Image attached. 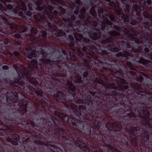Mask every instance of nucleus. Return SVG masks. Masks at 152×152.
Returning a JSON list of instances; mask_svg holds the SVG:
<instances>
[{"instance_id": "c85d7f7f", "label": "nucleus", "mask_w": 152, "mask_h": 152, "mask_svg": "<svg viewBox=\"0 0 152 152\" xmlns=\"http://www.w3.org/2000/svg\"><path fill=\"white\" fill-rule=\"evenodd\" d=\"M74 80L75 83H81L82 80H81V77L77 75H76L74 78Z\"/></svg>"}, {"instance_id": "9d476101", "label": "nucleus", "mask_w": 152, "mask_h": 152, "mask_svg": "<svg viewBox=\"0 0 152 152\" xmlns=\"http://www.w3.org/2000/svg\"><path fill=\"white\" fill-rule=\"evenodd\" d=\"M116 56L118 57H126L128 59H129L133 57V55L132 53L124 51L116 53Z\"/></svg>"}, {"instance_id": "69168bd1", "label": "nucleus", "mask_w": 152, "mask_h": 152, "mask_svg": "<svg viewBox=\"0 0 152 152\" xmlns=\"http://www.w3.org/2000/svg\"><path fill=\"white\" fill-rule=\"evenodd\" d=\"M86 9L85 7H83L82 9L80 10V13L81 14H84L86 13Z\"/></svg>"}, {"instance_id": "37998d69", "label": "nucleus", "mask_w": 152, "mask_h": 152, "mask_svg": "<svg viewBox=\"0 0 152 152\" xmlns=\"http://www.w3.org/2000/svg\"><path fill=\"white\" fill-rule=\"evenodd\" d=\"M31 65L34 67L35 68H37V61L36 59H33L31 61Z\"/></svg>"}, {"instance_id": "393cba45", "label": "nucleus", "mask_w": 152, "mask_h": 152, "mask_svg": "<svg viewBox=\"0 0 152 152\" xmlns=\"http://www.w3.org/2000/svg\"><path fill=\"white\" fill-rule=\"evenodd\" d=\"M105 16L106 17H108L110 19L109 20L111 22H112V21L114 23L115 22L116 20L115 18L113 15L111 14H110V13H109L108 14H106L105 15Z\"/></svg>"}, {"instance_id": "2f4dec72", "label": "nucleus", "mask_w": 152, "mask_h": 152, "mask_svg": "<svg viewBox=\"0 0 152 152\" xmlns=\"http://www.w3.org/2000/svg\"><path fill=\"white\" fill-rule=\"evenodd\" d=\"M142 15L145 18H149L151 19L152 18L151 15L149 14L147 11H144L143 12Z\"/></svg>"}, {"instance_id": "774afa93", "label": "nucleus", "mask_w": 152, "mask_h": 152, "mask_svg": "<svg viewBox=\"0 0 152 152\" xmlns=\"http://www.w3.org/2000/svg\"><path fill=\"white\" fill-rule=\"evenodd\" d=\"M47 16L49 18L51 19V21L52 20V19L53 18V17L51 14H48Z\"/></svg>"}, {"instance_id": "49530a36", "label": "nucleus", "mask_w": 152, "mask_h": 152, "mask_svg": "<svg viewBox=\"0 0 152 152\" xmlns=\"http://www.w3.org/2000/svg\"><path fill=\"white\" fill-rule=\"evenodd\" d=\"M11 1V0L9 1H6V3H4L6 6V7L8 8V9L10 10L12 9V5L8 4V3L10 2Z\"/></svg>"}, {"instance_id": "f257e3e1", "label": "nucleus", "mask_w": 152, "mask_h": 152, "mask_svg": "<svg viewBox=\"0 0 152 152\" xmlns=\"http://www.w3.org/2000/svg\"><path fill=\"white\" fill-rule=\"evenodd\" d=\"M33 46L31 47L28 45H27L26 47L25 52L24 53L25 56L29 59H32L33 58L37 57V55L36 52L39 53L38 58L39 60L43 64H48V62H53L51 61L48 56L49 54L47 53L43 49L42 46L37 49Z\"/></svg>"}, {"instance_id": "4468645a", "label": "nucleus", "mask_w": 152, "mask_h": 152, "mask_svg": "<svg viewBox=\"0 0 152 152\" xmlns=\"http://www.w3.org/2000/svg\"><path fill=\"white\" fill-rule=\"evenodd\" d=\"M71 107L73 109V112L75 114L78 116H80L81 115V111L79 108L76 107L75 105L73 104V105L71 104Z\"/></svg>"}, {"instance_id": "5fc2aeb1", "label": "nucleus", "mask_w": 152, "mask_h": 152, "mask_svg": "<svg viewBox=\"0 0 152 152\" xmlns=\"http://www.w3.org/2000/svg\"><path fill=\"white\" fill-rule=\"evenodd\" d=\"M90 18V17L88 14H86L84 16V21L86 22L88 21Z\"/></svg>"}, {"instance_id": "9b49d317", "label": "nucleus", "mask_w": 152, "mask_h": 152, "mask_svg": "<svg viewBox=\"0 0 152 152\" xmlns=\"http://www.w3.org/2000/svg\"><path fill=\"white\" fill-rule=\"evenodd\" d=\"M80 103L87 105H89L91 103H92V100L91 95L88 93H86L85 96V99L82 100Z\"/></svg>"}, {"instance_id": "c756f323", "label": "nucleus", "mask_w": 152, "mask_h": 152, "mask_svg": "<svg viewBox=\"0 0 152 152\" xmlns=\"http://www.w3.org/2000/svg\"><path fill=\"white\" fill-rule=\"evenodd\" d=\"M139 4L141 7L145 8L146 6L147 1L145 0H138Z\"/></svg>"}, {"instance_id": "0e129e2a", "label": "nucleus", "mask_w": 152, "mask_h": 152, "mask_svg": "<svg viewBox=\"0 0 152 152\" xmlns=\"http://www.w3.org/2000/svg\"><path fill=\"white\" fill-rule=\"evenodd\" d=\"M89 71H87L84 72L83 74V76L84 77H86L88 75Z\"/></svg>"}, {"instance_id": "cd10ccee", "label": "nucleus", "mask_w": 152, "mask_h": 152, "mask_svg": "<svg viewBox=\"0 0 152 152\" xmlns=\"http://www.w3.org/2000/svg\"><path fill=\"white\" fill-rule=\"evenodd\" d=\"M120 18L123 19L124 22H128L130 21L129 19L128 16L126 14H123Z\"/></svg>"}, {"instance_id": "72a5a7b5", "label": "nucleus", "mask_w": 152, "mask_h": 152, "mask_svg": "<svg viewBox=\"0 0 152 152\" xmlns=\"http://www.w3.org/2000/svg\"><path fill=\"white\" fill-rule=\"evenodd\" d=\"M100 5L99 4L97 5H96L95 6V7L96 8H98L97 10L98 11V12L100 14H103L104 13V12H105V10H103V9L101 7H99V5Z\"/></svg>"}, {"instance_id": "5701e85b", "label": "nucleus", "mask_w": 152, "mask_h": 152, "mask_svg": "<svg viewBox=\"0 0 152 152\" xmlns=\"http://www.w3.org/2000/svg\"><path fill=\"white\" fill-rule=\"evenodd\" d=\"M36 9L38 11H44V12H46L47 9V7L45 5H43L42 7L40 6H38L36 7Z\"/></svg>"}, {"instance_id": "0eeeda50", "label": "nucleus", "mask_w": 152, "mask_h": 152, "mask_svg": "<svg viewBox=\"0 0 152 152\" xmlns=\"http://www.w3.org/2000/svg\"><path fill=\"white\" fill-rule=\"evenodd\" d=\"M90 37L93 39L96 40L101 37V33L100 30L96 28L93 29L89 33Z\"/></svg>"}, {"instance_id": "b1692460", "label": "nucleus", "mask_w": 152, "mask_h": 152, "mask_svg": "<svg viewBox=\"0 0 152 152\" xmlns=\"http://www.w3.org/2000/svg\"><path fill=\"white\" fill-rule=\"evenodd\" d=\"M47 27H48L52 32L56 31L57 29V27L54 25H51L50 23H47Z\"/></svg>"}, {"instance_id": "864d4df0", "label": "nucleus", "mask_w": 152, "mask_h": 152, "mask_svg": "<svg viewBox=\"0 0 152 152\" xmlns=\"http://www.w3.org/2000/svg\"><path fill=\"white\" fill-rule=\"evenodd\" d=\"M113 28L114 29L118 31H121V28L119 26L115 25H113Z\"/></svg>"}, {"instance_id": "e433bc0d", "label": "nucleus", "mask_w": 152, "mask_h": 152, "mask_svg": "<svg viewBox=\"0 0 152 152\" xmlns=\"http://www.w3.org/2000/svg\"><path fill=\"white\" fill-rule=\"evenodd\" d=\"M145 126H148L149 128L152 127V120L149 119L146 121L145 123Z\"/></svg>"}, {"instance_id": "3c124183", "label": "nucleus", "mask_w": 152, "mask_h": 152, "mask_svg": "<svg viewBox=\"0 0 152 152\" xmlns=\"http://www.w3.org/2000/svg\"><path fill=\"white\" fill-rule=\"evenodd\" d=\"M78 108L81 110V112H82V111H85L86 109V106L83 105H79Z\"/></svg>"}, {"instance_id": "2eb2a0df", "label": "nucleus", "mask_w": 152, "mask_h": 152, "mask_svg": "<svg viewBox=\"0 0 152 152\" xmlns=\"http://www.w3.org/2000/svg\"><path fill=\"white\" fill-rule=\"evenodd\" d=\"M54 97L55 98H57L58 99L63 100L65 99V96L64 94L60 91H57L56 93L54 95Z\"/></svg>"}, {"instance_id": "7ed1b4c3", "label": "nucleus", "mask_w": 152, "mask_h": 152, "mask_svg": "<svg viewBox=\"0 0 152 152\" xmlns=\"http://www.w3.org/2000/svg\"><path fill=\"white\" fill-rule=\"evenodd\" d=\"M13 67L16 71L18 75V78L14 81L11 83V85L14 87H18L19 85H21L25 83L24 79L23 78V74L20 72L18 66L15 64Z\"/></svg>"}, {"instance_id": "8fccbe9b", "label": "nucleus", "mask_w": 152, "mask_h": 152, "mask_svg": "<svg viewBox=\"0 0 152 152\" xmlns=\"http://www.w3.org/2000/svg\"><path fill=\"white\" fill-rule=\"evenodd\" d=\"M21 9L22 10L24 11L27 10L25 4L22 2L21 3Z\"/></svg>"}, {"instance_id": "a211bd4d", "label": "nucleus", "mask_w": 152, "mask_h": 152, "mask_svg": "<svg viewBox=\"0 0 152 152\" xmlns=\"http://www.w3.org/2000/svg\"><path fill=\"white\" fill-rule=\"evenodd\" d=\"M80 61L81 63L84 66L87 67L88 69L90 68L91 66V62L86 59H82Z\"/></svg>"}, {"instance_id": "6e6d98bb", "label": "nucleus", "mask_w": 152, "mask_h": 152, "mask_svg": "<svg viewBox=\"0 0 152 152\" xmlns=\"http://www.w3.org/2000/svg\"><path fill=\"white\" fill-rule=\"evenodd\" d=\"M24 14L25 15L29 16H31L32 15L31 12L27 10L24 12Z\"/></svg>"}, {"instance_id": "de8ad7c7", "label": "nucleus", "mask_w": 152, "mask_h": 152, "mask_svg": "<svg viewBox=\"0 0 152 152\" xmlns=\"http://www.w3.org/2000/svg\"><path fill=\"white\" fill-rule=\"evenodd\" d=\"M55 34L58 37H60L62 36V31L61 30H58L55 31Z\"/></svg>"}, {"instance_id": "39448f33", "label": "nucleus", "mask_w": 152, "mask_h": 152, "mask_svg": "<svg viewBox=\"0 0 152 152\" xmlns=\"http://www.w3.org/2000/svg\"><path fill=\"white\" fill-rule=\"evenodd\" d=\"M7 102L12 101L13 103L16 102L18 99V93L8 91L6 94Z\"/></svg>"}, {"instance_id": "412c9836", "label": "nucleus", "mask_w": 152, "mask_h": 152, "mask_svg": "<svg viewBox=\"0 0 152 152\" xmlns=\"http://www.w3.org/2000/svg\"><path fill=\"white\" fill-rule=\"evenodd\" d=\"M74 37L76 41V42H79L83 38L82 34L79 33H75L74 34Z\"/></svg>"}, {"instance_id": "4be33fe9", "label": "nucleus", "mask_w": 152, "mask_h": 152, "mask_svg": "<svg viewBox=\"0 0 152 152\" xmlns=\"http://www.w3.org/2000/svg\"><path fill=\"white\" fill-rule=\"evenodd\" d=\"M114 12L115 14L118 18H120L121 15L123 14L122 10L120 8L115 9L114 10Z\"/></svg>"}, {"instance_id": "1a4fd4ad", "label": "nucleus", "mask_w": 152, "mask_h": 152, "mask_svg": "<svg viewBox=\"0 0 152 152\" xmlns=\"http://www.w3.org/2000/svg\"><path fill=\"white\" fill-rule=\"evenodd\" d=\"M125 34L128 35V37L130 39H132L134 36H137L139 34L137 31L128 28H124Z\"/></svg>"}, {"instance_id": "6e6552de", "label": "nucleus", "mask_w": 152, "mask_h": 152, "mask_svg": "<svg viewBox=\"0 0 152 152\" xmlns=\"http://www.w3.org/2000/svg\"><path fill=\"white\" fill-rule=\"evenodd\" d=\"M75 144L76 146L80 148H82L85 152H90V150L88 148L87 145L80 140H78L75 143Z\"/></svg>"}, {"instance_id": "6ab92c4d", "label": "nucleus", "mask_w": 152, "mask_h": 152, "mask_svg": "<svg viewBox=\"0 0 152 152\" xmlns=\"http://www.w3.org/2000/svg\"><path fill=\"white\" fill-rule=\"evenodd\" d=\"M113 37H110L103 40L101 42V43L103 45H105L108 43H113Z\"/></svg>"}, {"instance_id": "20e7f679", "label": "nucleus", "mask_w": 152, "mask_h": 152, "mask_svg": "<svg viewBox=\"0 0 152 152\" xmlns=\"http://www.w3.org/2000/svg\"><path fill=\"white\" fill-rule=\"evenodd\" d=\"M137 112L142 121H145L149 115V113L147 109L144 107H137Z\"/></svg>"}, {"instance_id": "bb28decb", "label": "nucleus", "mask_w": 152, "mask_h": 152, "mask_svg": "<svg viewBox=\"0 0 152 152\" xmlns=\"http://www.w3.org/2000/svg\"><path fill=\"white\" fill-rule=\"evenodd\" d=\"M26 78L28 80V81L31 84L33 85H36L38 84L36 80V79L34 78H30L28 77H26Z\"/></svg>"}, {"instance_id": "ddd939ff", "label": "nucleus", "mask_w": 152, "mask_h": 152, "mask_svg": "<svg viewBox=\"0 0 152 152\" xmlns=\"http://www.w3.org/2000/svg\"><path fill=\"white\" fill-rule=\"evenodd\" d=\"M132 9L134 11L136 12L137 16H139L140 15V12L141 11V9L140 6L136 4H134L132 6Z\"/></svg>"}, {"instance_id": "e2e57ef3", "label": "nucleus", "mask_w": 152, "mask_h": 152, "mask_svg": "<svg viewBox=\"0 0 152 152\" xmlns=\"http://www.w3.org/2000/svg\"><path fill=\"white\" fill-rule=\"evenodd\" d=\"M28 88L30 90L32 91L33 92H36L37 91L36 89L33 88L32 86H29Z\"/></svg>"}, {"instance_id": "13d9d810", "label": "nucleus", "mask_w": 152, "mask_h": 152, "mask_svg": "<svg viewBox=\"0 0 152 152\" xmlns=\"http://www.w3.org/2000/svg\"><path fill=\"white\" fill-rule=\"evenodd\" d=\"M137 23V21L134 20H131L130 22V24L132 26L135 25Z\"/></svg>"}, {"instance_id": "09e8293b", "label": "nucleus", "mask_w": 152, "mask_h": 152, "mask_svg": "<svg viewBox=\"0 0 152 152\" xmlns=\"http://www.w3.org/2000/svg\"><path fill=\"white\" fill-rule=\"evenodd\" d=\"M87 57L90 59H92L94 60L97 59V57L93 55H90L87 56Z\"/></svg>"}, {"instance_id": "338daca9", "label": "nucleus", "mask_w": 152, "mask_h": 152, "mask_svg": "<svg viewBox=\"0 0 152 152\" xmlns=\"http://www.w3.org/2000/svg\"><path fill=\"white\" fill-rule=\"evenodd\" d=\"M28 9L31 10H32V4L31 3H29L28 4Z\"/></svg>"}, {"instance_id": "473e14b6", "label": "nucleus", "mask_w": 152, "mask_h": 152, "mask_svg": "<svg viewBox=\"0 0 152 152\" xmlns=\"http://www.w3.org/2000/svg\"><path fill=\"white\" fill-rule=\"evenodd\" d=\"M90 13L93 17H96V13L95 11V7H92L89 11Z\"/></svg>"}, {"instance_id": "4c0bfd02", "label": "nucleus", "mask_w": 152, "mask_h": 152, "mask_svg": "<svg viewBox=\"0 0 152 152\" xmlns=\"http://www.w3.org/2000/svg\"><path fill=\"white\" fill-rule=\"evenodd\" d=\"M11 137L13 139L17 141H19L20 139L19 136L15 134H11Z\"/></svg>"}, {"instance_id": "bf43d9fd", "label": "nucleus", "mask_w": 152, "mask_h": 152, "mask_svg": "<svg viewBox=\"0 0 152 152\" xmlns=\"http://www.w3.org/2000/svg\"><path fill=\"white\" fill-rule=\"evenodd\" d=\"M75 8V10L74 11V13L75 14H78L79 13V7L78 6H76Z\"/></svg>"}, {"instance_id": "ea45409f", "label": "nucleus", "mask_w": 152, "mask_h": 152, "mask_svg": "<svg viewBox=\"0 0 152 152\" xmlns=\"http://www.w3.org/2000/svg\"><path fill=\"white\" fill-rule=\"evenodd\" d=\"M138 62L140 64H145L146 63H151V61L147 60H144L142 58H141L139 60Z\"/></svg>"}, {"instance_id": "a18cd8bd", "label": "nucleus", "mask_w": 152, "mask_h": 152, "mask_svg": "<svg viewBox=\"0 0 152 152\" xmlns=\"http://www.w3.org/2000/svg\"><path fill=\"white\" fill-rule=\"evenodd\" d=\"M133 39L132 40H134L135 43L138 44L142 43V42L140 39L136 38L134 37L133 38Z\"/></svg>"}, {"instance_id": "f704fd0d", "label": "nucleus", "mask_w": 152, "mask_h": 152, "mask_svg": "<svg viewBox=\"0 0 152 152\" xmlns=\"http://www.w3.org/2000/svg\"><path fill=\"white\" fill-rule=\"evenodd\" d=\"M137 94L139 95H140L142 96L145 95L146 94L151 95L150 98H152V93H150L146 92H144V91H142L138 92L137 93Z\"/></svg>"}, {"instance_id": "dca6fc26", "label": "nucleus", "mask_w": 152, "mask_h": 152, "mask_svg": "<svg viewBox=\"0 0 152 152\" xmlns=\"http://www.w3.org/2000/svg\"><path fill=\"white\" fill-rule=\"evenodd\" d=\"M107 48L108 50L113 52H118L119 50L118 48L112 44H109L107 45Z\"/></svg>"}, {"instance_id": "680f3d73", "label": "nucleus", "mask_w": 152, "mask_h": 152, "mask_svg": "<svg viewBox=\"0 0 152 152\" xmlns=\"http://www.w3.org/2000/svg\"><path fill=\"white\" fill-rule=\"evenodd\" d=\"M45 19V16H42L39 19V21L40 22L42 23L44 20Z\"/></svg>"}, {"instance_id": "a878e982", "label": "nucleus", "mask_w": 152, "mask_h": 152, "mask_svg": "<svg viewBox=\"0 0 152 152\" xmlns=\"http://www.w3.org/2000/svg\"><path fill=\"white\" fill-rule=\"evenodd\" d=\"M148 34L146 33H143L142 34L140 37V39L141 40H142V42L143 41L145 42L148 40Z\"/></svg>"}, {"instance_id": "7c9ffc66", "label": "nucleus", "mask_w": 152, "mask_h": 152, "mask_svg": "<svg viewBox=\"0 0 152 152\" xmlns=\"http://www.w3.org/2000/svg\"><path fill=\"white\" fill-rule=\"evenodd\" d=\"M67 84L68 86L69 89L72 91H74L75 89V87L74 85L70 82H67Z\"/></svg>"}, {"instance_id": "aec40b11", "label": "nucleus", "mask_w": 152, "mask_h": 152, "mask_svg": "<svg viewBox=\"0 0 152 152\" xmlns=\"http://www.w3.org/2000/svg\"><path fill=\"white\" fill-rule=\"evenodd\" d=\"M55 114L56 115L63 120L67 117V115L66 114L57 111L55 112Z\"/></svg>"}, {"instance_id": "f3484780", "label": "nucleus", "mask_w": 152, "mask_h": 152, "mask_svg": "<svg viewBox=\"0 0 152 152\" xmlns=\"http://www.w3.org/2000/svg\"><path fill=\"white\" fill-rule=\"evenodd\" d=\"M110 126L111 128H114L117 129V131H118L121 129V126L120 124L119 123H113L110 124Z\"/></svg>"}, {"instance_id": "79ce46f5", "label": "nucleus", "mask_w": 152, "mask_h": 152, "mask_svg": "<svg viewBox=\"0 0 152 152\" xmlns=\"http://www.w3.org/2000/svg\"><path fill=\"white\" fill-rule=\"evenodd\" d=\"M125 8L124 9V11L126 13H127L130 12V6L129 4H126Z\"/></svg>"}, {"instance_id": "052dcab7", "label": "nucleus", "mask_w": 152, "mask_h": 152, "mask_svg": "<svg viewBox=\"0 0 152 152\" xmlns=\"http://www.w3.org/2000/svg\"><path fill=\"white\" fill-rule=\"evenodd\" d=\"M124 45L126 48H131V45L128 42H125L124 43Z\"/></svg>"}, {"instance_id": "603ef678", "label": "nucleus", "mask_w": 152, "mask_h": 152, "mask_svg": "<svg viewBox=\"0 0 152 152\" xmlns=\"http://www.w3.org/2000/svg\"><path fill=\"white\" fill-rule=\"evenodd\" d=\"M93 150H91L92 151V152H102V150L95 147H93Z\"/></svg>"}, {"instance_id": "f8f14e48", "label": "nucleus", "mask_w": 152, "mask_h": 152, "mask_svg": "<svg viewBox=\"0 0 152 152\" xmlns=\"http://www.w3.org/2000/svg\"><path fill=\"white\" fill-rule=\"evenodd\" d=\"M113 88L117 90L124 91L128 88L129 86L126 84H120L117 86H113Z\"/></svg>"}, {"instance_id": "4d7b16f0", "label": "nucleus", "mask_w": 152, "mask_h": 152, "mask_svg": "<svg viewBox=\"0 0 152 152\" xmlns=\"http://www.w3.org/2000/svg\"><path fill=\"white\" fill-rule=\"evenodd\" d=\"M129 115V117H130V119L132 118H136V115L133 113H128Z\"/></svg>"}, {"instance_id": "c9c22d12", "label": "nucleus", "mask_w": 152, "mask_h": 152, "mask_svg": "<svg viewBox=\"0 0 152 152\" xmlns=\"http://www.w3.org/2000/svg\"><path fill=\"white\" fill-rule=\"evenodd\" d=\"M19 29V32L20 33L24 32L26 31L27 28L26 27L24 26H19L18 27Z\"/></svg>"}, {"instance_id": "f03ea898", "label": "nucleus", "mask_w": 152, "mask_h": 152, "mask_svg": "<svg viewBox=\"0 0 152 152\" xmlns=\"http://www.w3.org/2000/svg\"><path fill=\"white\" fill-rule=\"evenodd\" d=\"M108 25L112 26L113 25V23L110 21L107 18H104L100 26L101 29L105 32H108V34L110 35L113 37H117L120 36V33L116 31L112 30L109 31L111 27Z\"/></svg>"}, {"instance_id": "423d86ee", "label": "nucleus", "mask_w": 152, "mask_h": 152, "mask_svg": "<svg viewBox=\"0 0 152 152\" xmlns=\"http://www.w3.org/2000/svg\"><path fill=\"white\" fill-rule=\"evenodd\" d=\"M67 120H70L72 124L77 127L78 128L83 130L84 126V123L83 121L76 120L74 118H68Z\"/></svg>"}, {"instance_id": "58836bf2", "label": "nucleus", "mask_w": 152, "mask_h": 152, "mask_svg": "<svg viewBox=\"0 0 152 152\" xmlns=\"http://www.w3.org/2000/svg\"><path fill=\"white\" fill-rule=\"evenodd\" d=\"M46 32L44 31H41L39 33V35L42 37L44 39L46 38Z\"/></svg>"}, {"instance_id": "c03bdc74", "label": "nucleus", "mask_w": 152, "mask_h": 152, "mask_svg": "<svg viewBox=\"0 0 152 152\" xmlns=\"http://www.w3.org/2000/svg\"><path fill=\"white\" fill-rule=\"evenodd\" d=\"M23 72L24 75L26 76H29L30 72L26 68L24 69Z\"/></svg>"}, {"instance_id": "a19ab883", "label": "nucleus", "mask_w": 152, "mask_h": 152, "mask_svg": "<svg viewBox=\"0 0 152 152\" xmlns=\"http://www.w3.org/2000/svg\"><path fill=\"white\" fill-rule=\"evenodd\" d=\"M30 31L31 33L33 34L34 35H35L37 32L38 31L37 28L36 27H31L30 29Z\"/></svg>"}]
</instances>
